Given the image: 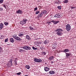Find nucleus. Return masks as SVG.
I'll list each match as a JSON object with an SVG mask.
<instances>
[{
	"mask_svg": "<svg viewBox=\"0 0 76 76\" xmlns=\"http://www.w3.org/2000/svg\"><path fill=\"white\" fill-rule=\"evenodd\" d=\"M56 34L58 36H61L63 35V33L61 32H63V30L61 28H58L56 30Z\"/></svg>",
	"mask_w": 76,
	"mask_h": 76,
	"instance_id": "f257e3e1",
	"label": "nucleus"
},
{
	"mask_svg": "<svg viewBox=\"0 0 76 76\" xmlns=\"http://www.w3.org/2000/svg\"><path fill=\"white\" fill-rule=\"evenodd\" d=\"M47 11L45 10H44L42 11L41 13H40L38 15V17L39 18H41L43 16V15H45V14H47Z\"/></svg>",
	"mask_w": 76,
	"mask_h": 76,
	"instance_id": "f03ea898",
	"label": "nucleus"
},
{
	"mask_svg": "<svg viewBox=\"0 0 76 76\" xmlns=\"http://www.w3.org/2000/svg\"><path fill=\"white\" fill-rule=\"evenodd\" d=\"M27 21H28V20L26 18H23V20L20 22V23L21 25H23L24 24H26Z\"/></svg>",
	"mask_w": 76,
	"mask_h": 76,
	"instance_id": "7ed1b4c3",
	"label": "nucleus"
},
{
	"mask_svg": "<svg viewBox=\"0 0 76 76\" xmlns=\"http://www.w3.org/2000/svg\"><path fill=\"white\" fill-rule=\"evenodd\" d=\"M12 37H13L15 39L17 40V41H21L22 39L20 38V37L17 36V35L16 34L13 35Z\"/></svg>",
	"mask_w": 76,
	"mask_h": 76,
	"instance_id": "20e7f679",
	"label": "nucleus"
},
{
	"mask_svg": "<svg viewBox=\"0 0 76 76\" xmlns=\"http://www.w3.org/2000/svg\"><path fill=\"white\" fill-rule=\"evenodd\" d=\"M66 29L68 31V32H69L71 29V26L70 25V24H68L66 26Z\"/></svg>",
	"mask_w": 76,
	"mask_h": 76,
	"instance_id": "39448f33",
	"label": "nucleus"
},
{
	"mask_svg": "<svg viewBox=\"0 0 76 76\" xmlns=\"http://www.w3.org/2000/svg\"><path fill=\"white\" fill-rule=\"evenodd\" d=\"M23 48L26 50H30L31 49V48L28 46H26L23 47Z\"/></svg>",
	"mask_w": 76,
	"mask_h": 76,
	"instance_id": "423d86ee",
	"label": "nucleus"
},
{
	"mask_svg": "<svg viewBox=\"0 0 76 76\" xmlns=\"http://www.w3.org/2000/svg\"><path fill=\"white\" fill-rule=\"evenodd\" d=\"M34 61L35 62H36L37 63H40V62H42V60L40 59H38L37 58H35L34 59Z\"/></svg>",
	"mask_w": 76,
	"mask_h": 76,
	"instance_id": "0eeeda50",
	"label": "nucleus"
},
{
	"mask_svg": "<svg viewBox=\"0 0 76 76\" xmlns=\"http://www.w3.org/2000/svg\"><path fill=\"white\" fill-rule=\"evenodd\" d=\"M16 13H17V14H22L23 13V12L22 10H18L16 11Z\"/></svg>",
	"mask_w": 76,
	"mask_h": 76,
	"instance_id": "6e6552de",
	"label": "nucleus"
},
{
	"mask_svg": "<svg viewBox=\"0 0 76 76\" xmlns=\"http://www.w3.org/2000/svg\"><path fill=\"white\" fill-rule=\"evenodd\" d=\"M50 22H53V24H55V25H56L57 23H59V21H56V20H53L52 21H50Z\"/></svg>",
	"mask_w": 76,
	"mask_h": 76,
	"instance_id": "1a4fd4ad",
	"label": "nucleus"
},
{
	"mask_svg": "<svg viewBox=\"0 0 76 76\" xmlns=\"http://www.w3.org/2000/svg\"><path fill=\"white\" fill-rule=\"evenodd\" d=\"M54 17V18H60L61 17V15H60V13H57L55 15Z\"/></svg>",
	"mask_w": 76,
	"mask_h": 76,
	"instance_id": "9d476101",
	"label": "nucleus"
},
{
	"mask_svg": "<svg viewBox=\"0 0 76 76\" xmlns=\"http://www.w3.org/2000/svg\"><path fill=\"white\" fill-rule=\"evenodd\" d=\"M4 28V24L3 23H1L0 24V30H1Z\"/></svg>",
	"mask_w": 76,
	"mask_h": 76,
	"instance_id": "9b49d317",
	"label": "nucleus"
},
{
	"mask_svg": "<svg viewBox=\"0 0 76 76\" xmlns=\"http://www.w3.org/2000/svg\"><path fill=\"white\" fill-rule=\"evenodd\" d=\"M50 69V68H48L47 66L44 67V70L45 72H48Z\"/></svg>",
	"mask_w": 76,
	"mask_h": 76,
	"instance_id": "f8f14e48",
	"label": "nucleus"
},
{
	"mask_svg": "<svg viewBox=\"0 0 76 76\" xmlns=\"http://www.w3.org/2000/svg\"><path fill=\"white\" fill-rule=\"evenodd\" d=\"M26 38L27 39L29 40V41H30V40L31 39V37H29V36L28 35H26Z\"/></svg>",
	"mask_w": 76,
	"mask_h": 76,
	"instance_id": "ddd939ff",
	"label": "nucleus"
},
{
	"mask_svg": "<svg viewBox=\"0 0 76 76\" xmlns=\"http://www.w3.org/2000/svg\"><path fill=\"white\" fill-rule=\"evenodd\" d=\"M53 59H54L53 56H50L48 58V60L50 61H52V60H53Z\"/></svg>",
	"mask_w": 76,
	"mask_h": 76,
	"instance_id": "4468645a",
	"label": "nucleus"
},
{
	"mask_svg": "<svg viewBox=\"0 0 76 76\" xmlns=\"http://www.w3.org/2000/svg\"><path fill=\"white\" fill-rule=\"evenodd\" d=\"M10 41L11 42H12V43H13L15 42V40L13 38H11L10 39Z\"/></svg>",
	"mask_w": 76,
	"mask_h": 76,
	"instance_id": "2eb2a0df",
	"label": "nucleus"
},
{
	"mask_svg": "<svg viewBox=\"0 0 76 76\" xmlns=\"http://www.w3.org/2000/svg\"><path fill=\"white\" fill-rule=\"evenodd\" d=\"M65 53L66 55V58H69V56H70V53Z\"/></svg>",
	"mask_w": 76,
	"mask_h": 76,
	"instance_id": "dca6fc26",
	"label": "nucleus"
},
{
	"mask_svg": "<svg viewBox=\"0 0 76 76\" xmlns=\"http://www.w3.org/2000/svg\"><path fill=\"white\" fill-rule=\"evenodd\" d=\"M18 35L19 37H23L24 34H22V33H20L18 34Z\"/></svg>",
	"mask_w": 76,
	"mask_h": 76,
	"instance_id": "f3484780",
	"label": "nucleus"
},
{
	"mask_svg": "<svg viewBox=\"0 0 76 76\" xmlns=\"http://www.w3.org/2000/svg\"><path fill=\"white\" fill-rule=\"evenodd\" d=\"M49 73L50 75H53L55 73V72L54 71H50L49 72Z\"/></svg>",
	"mask_w": 76,
	"mask_h": 76,
	"instance_id": "a211bd4d",
	"label": "nucleus"
},
{
	"mask_svg": "<svg viewBox=\"0 0 76 76\" xmlns=\"http://www.w3.org/2000/svg\"><path fill=\"white\" fill-rule=\"evenodd\" d=\"M8 64L10 65V66H13V64H12V61H10L8 62Z\"/></svg>",
	"mask_w": 76,
	"mask_h": 76,
	"instance_id": "6ab92c4d",
	"label": "nucleus"
},
{
	"mask_svg": "<svg viewBox=\"0 0 76 76\" xmlns=\"http://www.w3.org/2000/svg\"><path fill=\"white\" fill-rule=\"evenodd\" d=\"M25 67L26 68V69H29L31 67L30 66H29L27 65L25 66Z\"/></svg>",
	"mask_w": 76,
	"mask_h": 76,
	"instance_id": "aec40b11",
	"label": "nucleus"
},
{
	"mask_svg": "<svg viewBox=\"0 0 76 76\" xmlns=\"http://www.w3.org/2000/svg\"><path fill=\"white\" fill-rule=\"evenodd\" d=\"M64 53H66L67 52H69V49H65L63 51Z\"/></svg>",
	"mask_w": 76,
	"mask_h": 76,
	"instance_id": "412c9836",
	"label": "nucleus"
},
{
	"mask_svg": "<svg viewBox=\"0 0 76 76\" xmlns=\"http://www.w3.org/2000/svg\"><path fill=\"white\" fill-rule=\"evenodd\" d=\"M64 1H63L64 3H67L68 2V0H64Z\"/></svg>",
	"mask_w": 76,
	"mask_h": 76,
	"instance_id": "4be33fe9",
	"label": "nucleus"
},
{
	"mask_svg": "<svg viewBox=\"0 0 76 76\" xmlns=\"http://www.w3.org/2000/svg\"><path fill=\"white\" fill-rule=\"evenodd\" d=\"M2 6L4 7V8H5V9H6V6H7V5H6V4H2Z\"/></svg>",
	"mask_w": 76,
	"mask_h": 76,
	"instance_id": "5701e85b",
	"label": "nucleus"
},
{
	"mask_svg": "<svg viewBox=\"0 0 76 76\" xmlns=\"http://www.w3.org/2000/svg\"><path fill=\"white\" fill-rule=\"evenodd\" d=\"M4 24L5 25V26H7V25H9V23L4 22Z\"/></svg>",
	"mask_w": 76,
	"mask_h": 76,
	"instance_id": "b1692460",
	"label": "nucleus"
},
{
	"mask_svg": "<svg viewBox=\"0 0 76 76\" xmlns=\"http://www.w3.org/2000/svg\"><path fill=\"white\" fill-rule=\"evenodd\" d=\"M29 28L30 29L31 31H33V30H34V29L31 26H30L29 27Z\"/></svg>",
	"mask_w": 76,
	"mask_h": 76,
	"instance_id": "393cba45",
	"label": "nucleus"
},
{
	"mask_svg": "<svg viewBox=\"0 0 76 76\" xmlns=\"http://www.w3.org/2000/svg\"><path fill=\"white\" fill-rule=\"evenodd\" d=\"M24 51V50H23L20 49L19 52H20V53H23V52Z\"/></svg>",
	"mask_w": 76,
	"mask_h": 76,
	"instance_id": "a878e982",
	"label": "nucleus"
},
{
	"mask_svg": "<svg viewBox=\"0 0 76 76\" xmlns=\"http://www.w3.org/2000/svg\"><path fill=\"white\" fill-rule=\"evenodd\" d=\"M57 7L58 9L59 10L61 9V6H58Z\"/></svg>",
	"mask_w": 76,
	"mask_h": 76,
	"instance_id": "bb28decb",
	"label": "nucleus"
},
{
	"mask_svg": "<svg viewBox=\"0 0 76 76\" xmlns=\"http://www.w3.org/2000/svg\"><path fill=\"white\" fill-rule=\"evenodd\" d=\"M32 48V49H33V50H37V49H38V48H36L34 46H33Z\"/></svg>",
	"mask_w": 76,
	"mask_h": 76,
	"instance_id": "cd10ccee",
	"label": "nucleus"
},
{
	"mask_svg": "<svg viewBox=\"0 0 76 76\" xmlns=\"http://www.w3.org/2000/svg\"><path fill=\"white\" fill-rule=\"evenodd\" d=\"M44 44L46 45V44H48V41L46 40H45L44 42Z\"/></svg>",
	"mask_w": 76,
	"mask_h": 76,
	"instance_id": "c85d7f7f",
	"label": "nucleus"
},
{
	"mask_svg": "<svg viewBox=\"0 0 76 76\" xmlns=\"http://www.w3.org/2000/svg\"><path fill=\"white\" fill-rule=\"evenodd\" d=\"M3 1H4L3 0H0V4H1V3H3Z\"/></svg>",
	"mask_w": 76,
	"mask_h": 76,
	"instance_id": "c756f323",
	"label": "nucleus"
},
{
	"mask_svg": "<svg viewBox=\"0 0 76 76\" xmlns=\"http://www.w3.org/2000/svg\"><path fill=\"white\" fill-rule=\"evenodd\" d=\"M38 13H39V11H37L35 13L36 15H38Z\"/></svg>",
	"mask_w": 76,
	"mask_h": 76,
	"instance_id": "7c9ffc66",
	"label": "nucleus"
},
{
	"mask_svg": "<svg viewBox=\"0 0 76 76\" xmlns=\"http://www.w3.org/2000/svg\"><path fill=\"white\" fill-rule=\"evenodd\" d=\"M21 72H19V73L16 74V75H21Z\"/></svg>",
	"mask_w": 76,
	"mask_h": 76,
	"instance_id": "2f4dec72",
	"label": "nucleus"
},
{
	"mask_svg": "<svg viewBox=\"0 0 76 76\" xmlns=\"http://www.w3.org/2000/svg\"><path fill=\"white\" fill-rule=\"evenodd\" d=\"M43 54V55H46V53H45V52L43 51L42 52Z\"/></svg>",
	"mask_w": 76,
	"mask_h": 76,
	"instance_id": "473e14b6",
	"label": "nucleus"
},
{
	"mask_svg": "<svg viewBox=\"0 0 76 76\" xmlns=\"http://www.w3.org/2000/svg\"><path fill=\"white\" fill-rule=\"evenodd\" d=\"M8 41V39H5V42H7Z\"/></svg>",
	"mask_w": 76,
	"mask_h": 76,
	"instance_id": "72a5a7b5",
	"label": "nucleus"
},
{
	"mask_svg": "<svg viewBox=\"0 0 76 76\" xmlns=\"http://www.w3.org/2000/svg\"><path fill=\"white\" fill-rule=\"evenodd\" d=\"M3 38H4V36H3V35H1V39H3Z\"/></svg>",
	"mask_w": 76,
	"mask_h": 76,
	"instance_id": "f704fd0d",
	"label": "nucleus"
},
{
	"mask_svg": "<svg viewBox=\"0 0 76 76\" xmlns=\"http://www.w3.org/2000/svg\"><path fill=\"white\" fill-rule=\"evenodd\" d=\"M3 10V8L0 7V10L1 11H2Z\"/></svg>",
	"mask_w": 76,
	"mask_h": 76,
	"instance_id": "c9c22d12",
	"label": "nucleus"
},
{
	"mask_svg": "<svg viewBox=\"0 0 76 76\" xmlns=\"http://www.w3.org/2000/svg\"><path fill=\"white\" fill-rule=\"evenodd\" d=\"M37 9H38V8H37V7L34 8V11H35V10H37Z\"/></svg>",
	"mask_w": 76,
	"mask_h": 76,
	"instance_id": "e433bc0d",
	"label": "nucleus"
},
{
	"mask_svg": "<svg viewBox=\"0 0 76 76\" xmlns=\"http://www.w3.org/2000/svg\"><path fill=\"white\" fill-rule=\"evenodd\" d=\"M15 65H17V62H16V60H15Z\"/></svg>",
	"mask_w": 76,
	"mask_h": 76,
	"instance_id": "4c0bfd02",
	"label": "nucleus"
},
{
	"mask_svg": "<svg viewBox=\"0 0 76 76\" xmlns=\"http://www.w3.org/2000/svg\"><path fill=\"white\" fill-rule=\"evenodd\" d=\"M0 51H2V48L1 47H0Z\"/></svg>",
	"mask_w": 76,
	"mask_h": 76,
	"instance_id": "58836bf2",
	"label": "nucleus"
},
{
	"mask_svg": "<svg viewBox=\"0 0 76 76\" xmlns=\"http://www.w3.org/2000/svg\"><path fill=\"white\" fill-rule=\"evenodd\" d=\"M55 3H56V4H58V2L57 1H56Z\"/></svg>",
	"mask_w": 76,
	"mask_h": 76,
	"instance_id": "ea45409f",
	"label": "nucleus"
},
{
	"mask_svg": "<svg viewBox=\"0 0 76 76\" xmlns=\"http://www.w3.org/2000/svg\"><path fill=\"white\" fill-rule=\"evenodd\" d=\"M38 7L39 8V9H41V6H39Z\"/></svg>",
	"mask_w": 76,
	"mask_h": 76,
	"instance_id": "a19ab883",
	"label": "nucleus"
},
{
	"mask_svg": "<svg viewBox=\"0 0 76 76\" xmlns=\"http://www.w3.org/2000/svg\"><path fill=\"white\" fill-rule=\"evenodd\" d=\"M61 3V1H59L58 2V4H60Z\"/></svg>",
	"mask_w": 76,
	"mask_h": 76,
	"instance_id": "79ce46f5",
	"label": "nucleus"
},
{
	"mask_svg": "<svg viewBox=\"0 0 76 76\" xmlns=\"http://www.w3.org/2000/svg\"><path fill=\"white\" fill-rule=\"evenodd\" d=\"M51 23L50 21L48 22V23Z\"/></svg>",
	"mask_w": 76,
	"mask_h": 76,
	"instance_id": "37998d69",
	"label": "nucleus"
},
{
	"mask_svg": "<svg viewBox=\"0 0 76 76\" xmlns=\"http://www.w3.org/2000/svg\"><path fill=\"white\" fill-rule=\"evenodd\" d=\"M56 1H57L58 2L59 1H59V0H56Z\"/></svg>",
	"mask_w": 76,
	"mask_h": 76,
	"instance_id": "c03bdc74",
	"label": "nucleus"
},
{
	"mask_svg": "<svg viewBox=\"0 0 76 76\" xmlns=\"http://www.w3.org/2000/svg\"><path fill=\"white\" fill-rule=\"evenodd\" d=\"M71 8H72V9H73V8H75L74 7H71Z\"/></svg>",
	"mask_w": 76,
	"mask_h": 76,
	"instance_id": "a18cd8bd",
	"label": "nucleus"
},
{
	"mask_svg": "<svg viewBox=\"0 0 76 76\" xmlns=\"http://www.w3.org/2000/svg\"><path fill=\"white\" fill-rule=\"evenodd\" d=\"M51 64H53V62L51 61Z\"/></svg>",
	"mask_w": 76,
	"mask_h": 76,
	"instance_id": "49530a36",
	"label": "nucleus"
},
{
	"mask_svg": "<svg viewBox=\"0 0 76 76\" xmlns=\"http://www.w3.org/2000/svg\"><path fill=\"white\" fill-rule=\"evenodd\" d=\"M0 39H1V37H0Z\"/></svg>",
	"mask_w": 76,
	"mask_h": 76,
	"instance_id": "de8ad7c7",
	"label": "nucleus"
}]
</instances>
